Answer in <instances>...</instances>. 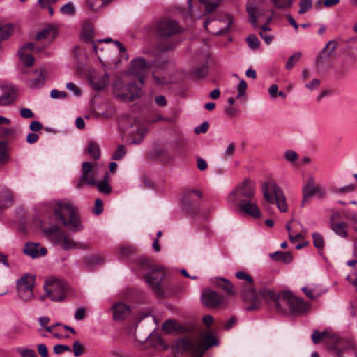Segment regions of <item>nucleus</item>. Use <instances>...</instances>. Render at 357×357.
Listing matches in <instances>:
<instances>
[{"label": "nucleus", "instance_id": "1", "mask_svg": "<svg viewBox=\"0 0 357 357\" xmlns=\"http://www.w3.org/2000/svg\"><path fill=\"white\" fill-rule=\"evenodd\" d=\"M54 215L70 231L76 232L82 226L77 214V209L68 201H57L53 207Z\"/></svg>", "mask_w": 357, "mask_h": 357}, {"label": "nucleus", "instance_id": "2", "mask_svg": "<svg viewBox=\"0 0 357 357\" xmlns=\"http://www.w3.org/2000/svg\"><path fill=\"white\" fill-rule=\"evenodd\" d=\"M264 300L267 303L273 302L278 313L282 314H290V305L293 302H296L294 298H291V292L284 291L276 294L272 289H264L261 291Z\"/></svg>", "mask_w": 357, "mask_h": 357}, {"label": "nucleus", "instance_id": "3", "mask_svg": "<svg viewBox=\"0 0 357 357\" xmlns=\"http://www.w3.org/2000/svg\"><path fill=\"white\" fill-rule=\"evenodd\" d=\"M261 192L268 204H275L278 210L285 213L288 206L282 188L272 180L267 181L261 185Z\"/></svg>", "mask_w": 357, "mask_h": 357}, {"label": "nucleus", "instance_id": "4", "mask_svg": "<svg viewBox=\"0 0 357 357\" xmlns=\"http://www.w3.org/2000/svg\"><path fill=\"white\" fill-rule=\"evenodd\" d=\"M255 186L252 181L246 178L238 183L228 195V202L231 204H236L241 200V197L247 199L254 198Z\"/></svg>", "mask_w": 357, "mask_h": 357}, {"label": "nucleus", "instance_id": "5", "mask_svg": "<svg viewBox=\"0 0 357 357\" xmlns=\"http://www.w3.org/2000/svg\"><path fill=\"white\" fill-rule=\"evenodd\" d=\"M264 289L268 288L264 287L257 291L253 283L242 284L241 295L245 302L250 304L247 308L248 310L255 309L261 305V300H264L261 291Z\"/></svg>", "mask_w": 357, "mask_h": 357}, {"label": "nucleus", "instance_id": "6", "mask_svg": "<svg viewBox=\"0 0 357 357\" xmlns=\"http://www.w3.org/2000/svg\"><path fill=\"white\" fill-rule=\"evenodd\" d=\"M231 15L227 14L222 18L218 20H206L204 22L206 30L210 31L215 35H222L227 33L233 24Z\"/></svg>", "mask_w": 357, "mask_h": 357}, {"label": "nucleus", "instance_id": "7", "mask_svg": "<svg viewBox=\"0 0 357 357\" xmlns=\"http://www.w3.org/2000/svg\"><path fill=\"white\" fill-rule=\"evenodd\" d=\"M34 284L35 278L31 274H25L17 280V294L22 301H30L34 298Z\"/></svg>", "mask_w": 357, "mask_h": 357}, {"label": "nucleus", "instance_id": "8", "mask_svg": "<svg viewBox=\"0 0 357 357\" xmlns=\"http://www.w3.org/2000/svg\"><path fill=\"white\" fill-rule=\"evenodd\" d=\"M303 199L301 206L304 207L305 203L312 196H316L318 199H324L326 197V192L321 185L316 184L315 178L309 176L305 184L302 188Z\"/></svg>", "mask_w": 357, "mask_h": 357}, {"label": "nucleus", "instance_id": "9", "mask_svg": "<svg viewBox=\"0 0 357 357\" xmlns=\"http://www.w3.org/2000/svg\"><path fill=\"white\" fill-rule=\"evenodd\" d=\"M182 31L181 28L174 20L161 19L155 25V33L160 38H167Z\"/></svg>", "mask_w": 357, "mask_h": 357}, {"label": "nucleus", "instance_id": "10", "mask_svg": "<svg viewBox=\"0 0 357 357\" xmlns=\"http://www.w3.org/2000/svg\"><path fill=\"white\" fill-rule=\"evenodd\" d=\"M151 68V62H148L142 57H137L130 62L128 73L137 76L139 79L140 84H142L144 78L150 73Z\"/></svg>", "mask_w": 357, "mask_h": 357}, {"label": "nucleus", "instance_id": "11", "mask_svg": "<svg viewBox=\"0 0 357 357\" xmlns=\"http://www.w3.org/2000/svg\"><path fill=\"white\" fill-rule=\"evenodd\" d=\"M44 289L47 295L54 301H61L65 296V285L56 278H51L46 280Z\"/></svg>", "mask_w": 357, "mask_h": 357}, {"label": "nucleus", "instance_id": "12", "mask_svg": "<svg viewBox=\"0 0 357 357\" xmlns=\"http://www.w3.org/2000/svg\"><path fill=\"white\" fill-rule=\"evenodd\" d=\"M164 276V267L159 265L155 266L145 276L146 283L157 294H160L162 292L160 284Z\"/></svg>", "mask_w": 357, "mask_h": 357}, {"label": "nucleus", "instance_id": "13", "mask_svg": "<svg viewBox=\"0 0 357 357\" xmlns=\"http://www.w3.org/2000/svg\"><path fill=\"white\" fill-rule=\"evenodd\" d=\"M236 209L243 212L253 218H259L261 217V211L256 201L253 198L249 199L239 200L238 203L233 204Z\"/></svg>", "mask_w": 357, "mask_h": 357}, {"label": "nucleus", "instance_id": "14", "mask_svg": "<svg viewBox=\"0 0 357 357\" xmlns=\"http://www.w3.org/2000/svg\"><path fill=\"white\" fill-rule=\"evenodd\" d=\"M54 244L61 246L64 250L82 249L89 248L87 243H78L73 241L67 234L62 232L56 235Z\"/></svg>", "mask_w": 357, "mask_h": 357}, {"label": "nucleus", "instance_id": "15", "mask_svg": "<svg viewBox=\"0 0 357 357\" xmlns=\"http://www.w3.org/2000/svg\"><path fill=\"white\" fill-rule=\"evenodd\" d=\"M331 338L336 342L333 349L335 354L340 357H357V352L356 345L354 342L349 341L347 343V347L344 349H341L339 344H343L342 340L336 335H333Z\"/></svg>", "mask_w": 357, "mask_h": 357}, {"label": "nucleus", "instance_id": "16", "mask_svg": "<svg viewBox=\"0 0 357 357\" xmlns=\"http://www.w3.org/2000/svg\"><path fill=\"white\" fill-rule=\"evenodd\" d=\"M202 194L200 190L195 189L186 190L182 196V206L185 210H190L197 206L202 199Z\"/></svg>", "mask_w": 357, "mask_h": 357}, {"label": "nucleus", "instance_id": "17", "mask_svg": "<svg viewBox=\"0 0 357 357\" xmlns=\"http://www.w3.org/2000/svg\"><path fill=\"white\" fill-rule=\"evenodd\" d=\"M202 301L207 307L215 308L222 305L225 302V298L213 290L205 289L202 294Z\"/></svg>", "mask_w": 357, "mask_h": 357}, {"label": "nucleus", "instance_id": "18", "mask_svg": "<svg viewBox=\"0 0 357 357\" xmlns=\"http://www.w3.org/2000/svg\"><path fill=\"white\" fill-rule=\"evenodd\" d=\"M338 46L337 41L329 40L319 53L316 63L317 66H322L331 61V57L335 55V51Z\"/></svg>", "mask_w": 357, "mask_h": 357}, {"label": "nucleus", "instance_id": "19", "mask_svg": "<svg viewBox=\"0 0 357 357\" xmlns=\"http://www.w3.org/2000/svg\"><path fill=\"white\" fill-rule=\"evenodd\" d=\"M175 349L178 353L190 352L199 356L198 346L189 338H182L175 342Z\"/></svg>", "mask_w": 357, "mask_h": 357}, {"label": "nucleus", "instance_id": "20", "mask_svg": "<svg viewBox=\"0 0 357 357\" xmlns=\"http://www.w3.org/2000/svg\"><path fill=\"white\" fill-rule=\"evenodd\" d=\"M95 167L90 162H84L82 163V174L81 181L78 184V187H81V183H85L89 185L95 186L96 181L94 176Z\"/></svg>", "mask_w": 357, "mask_h": 357}, {"label": "nucleus", "instance_id": "21", "mask_svg": "<svg viewBox=\"0 0 357 357\" xmlns=\"http://www.w3.org/2000/svg\"><path fill=\"white\" fill-rule=\"evenodd\" d=\"M111 310L113 314V319L117 321H123L131 313L130 307L123 302L114 303Z\"/></svg>", "mask_w": 357, "mask_h": 357}, {"label": "nucleus", "instance_id": "22", "mask_svg": "<svg viewBox=\"0 0 357 357\" xmlns=\"http://www.w3.org/2000/svg\"><path fill=\"white\" fill-rule=\"evenodd\" d=\"M23 252L34 259L45 256L47 251V249L41 246L40 243L27 242L23 248Z\"/></svg>", "mask_w": 357, "mask_h": 357}, {"label": "nucleus", "instance_id": "23", "mask_svg": "<svg viewBox=\"0 0 357 357\" xmlns=\"http://www.w3.org/2000/svg\"><path fill=\"white\" fill-rule=\"evenodd\" d=\"M147 130L144 125L135 121L132 125V130L130 132V143L138 144L141 143L146 134Z\"/></svg>", "mask_w": 357, "mask_h": 357}, {"label": "nucleus", "instance_id": "24", "mask_svg": "<svg viewBox=\"0 0 357 357\" xmlns=\"http://www.w3.org/2000/svg\"><path fill=\"white\" fill-rule=\"evenodd\" d=\"M218 344L216 337L210 332L203 334L198 346L199 355L202 356L210 347Z\"/></svg>", "mask_w": 357, "mask_h": 357}, {"label": "nucleus", "instance_id": "25", "mask_svg": "<svg viewBox=\"0 0 357 357\" xmlns=\"http://www.w3.org/2000/svg\"><path fill=\"white\" fill-rule=\"evenodd\" d=\"M291 298H294L296 302H293V305H290V314L301 315L305 313L309 309L308 304L303 299L291 294Z\"/></svg>", "mask_w": 357, "mask_h": 357}, {"label": "nucleus", "instance_id": "26", "mask_svg": "<svg viewBox=\"0 0 357 357\" xmlns=\"http://www.w3.org/2000/svg\"><path fill=\"white\" fill-rule=\"evenodd\" d=\"M58 29L55 25L50 24L38 32L36 38L38 40L46 39L51 41L55 38L57 35Z\"/></svg>", "mask_w": 357, "mask_h": 357}, {"label": "nucleus", "instance_id": "27", "mask_svg": "<svg viewBox=\"0 0 357 357\" xmlns=\"http://www.w3.org/2000/svg\"><path fill=\"white\" fill-rule=\"evenodd\" d=\"M34 73L37 74V77L30 82L29 87L36 89L45 84L48 74L45 69L36 70Z\"/></svg>", "mask_w": 357, "mask_h": 357}, {"label": "nucleus", "instance_id": "28", "mask_svg": "<svg viewBox=\"0 0 357 357\" xmlns=\"http://www.w3.org/2000/svg\"><path fill=\"white\" fill-rule=\"evenodd\" d=\"M330 229L338 236L342 238H347L348 234V223L340 221L339 222H333L329 225Z\"/></svg>", "mask_w": 357, "mask_h": 357}, {"label": "nucleus", "instance_id": "29", "mask_svg": "<svg viewBox=\"0 0 357 357\" xmlns=\"http://www.w3.org/2000/svg\"><path fill=\"white\" fill-rule=\"evenodd\" d=\"M213 284L225 291L229 295H235L236 291L234 289L233 284L224 278H215L213 280Z\"/></svg>", "mask_w": 357, "mask_h": 357}, {"label": "nucleus", "instance_id": "30", "mask_svg": "<svg viewBox=\"0 0 357 357\" xmlns=\"http://www.w3.org/2000/svg\"><path fill=\"white\" fill-rule=\"evenodd\" d=\"M13 203L12 192L7 188L0 190V209L10 206Z\"/></svg>", "mask_w": 357, "mask_h": 357}, {"label": "nucleus", "instance_id": "31", "mask_svg": "<svg viewBox=\"0 0 357 357\" xmlns=\"http://www.w3.org/2000/svg\"><path fill=\"white\" fill-rule=\"evenodd\" d=\"M83 261L88 268H92L98 265L103 264L105 259L101 255H91L85 257Z\"/></svg>", "mask_w": 357, "mask_h": 357}, {"label": "nucleus", "instance_id": "32", "mask_svg": "<svg viewBox=\"0 0 357 357\" xmlns=\"http://www.w3.org/2000/svg\"><path fill=\"white\" fill-rule=\"evenodd\" d=\"M270 257L274 261H282L284 264H289L293 260V256L290 252L277 251L270 254Z\"/></svg>", "mask_w": 357, "mask_h": 357}, {"label": "nucleus", "instance_id": "33", "mask_svg": "<svg viewBox=\"0 0 357 357\" xmlns=\"http://www.w3.org/2000/svg\"><path fill=\"white\" fill-rule=\"evenodd\" d=\"M144 83L142 84L139 82V79L138 78L137 82H130L127 86V89L128 92L130 93V98L131 100H133L137 97H139L142 93V87L143 86Z\"/></svg>", "mask_w": 357, "mask_h": 357}, {"label": "nucleus", "instance_id": "34", "mask_svg": "<svg viewBox=\"0 0 357 357\" xmlns=\"http://www.w3.org/2000/svg\"><path fill=\"white\" fill-rule=\"evenodd\" d=\"M94 36L93 26L89 22H85L83 24L81 38L86 41H91Z\"/></svg>", "mask_w": 357, "mask_h": 357}, {"label": "nucleus", "instance_id": "35", "mask_svg": "<svg viewBox=\"0 0 357 357\" xmlns=\"http://www.w3.org/2000/svg\"><path fill=\"white\" fill-rule=\"evenodd\" d=\"M162 328L166 333L169 334L178 333L181 331V327L178 324L172 319L165 321Z\"/></svg>", "mask_w": 357, "mask_h": 357}, {"label": "nucleus", "instance_id": "36", "mask_svg": "<svg viewBox=\"0 0 357 357\" xmlns=\"http://www.w3.org/2000/svg\"><path fill=\"white\" fill-rule=\"evenodd\" d=\"M95 186H97L98 190L104 194H109L111 192V187L109 185V175L107 172L105 173L104 179L101 182H97L96 185Z\"/></svg>", "mask_w": 357, "mask_h": 357}, {"label": "nucleus", "instance_id": "37", "mask_svg": "<svg viewBox=\"0 0 357 357\" xmlns=\"http://www.w3.org/2000/svg\"><path fill=\"white\" fill-rule=\"evenodd\" d=\"M43 232L45 234L49 239L54 243L55 238H56V235L58 234L62 233L59 231V228L57 225H50L47 227H44L43 229Z\"/></svg>", "mask_w": 357, "mask_h": 357}, {"label": "nucleus", "instance_id": "38", "mask_svg": "<svg viewBox=\"0 0 357 357\" xmlns=\"http://www.w3.org/2000/svg\"><path fill=\"white\" fill-rule=\"evenodd\" d=\"M112 0H86V4L89 9L97 11L104 6L107 5Z\"/></svg>", "mask_w": 357, "mask_h": 357}, {"label": "nucleus", "instance_id": "39", "mask_svg": "<svg viewBox=\"0 0 357 357\" xmlns=\"http://www.w3.org/2000/svg\"><path fill=\"white\" fill-rule=\"evenodd\" d=\"M18 54L20 59V61L24 63V65L27 67H30L33 65L34 58L30 54H26L23 52V49H20L18 51Z\"/></svg>", "mask_w": 357, "mask_h": 357}, {"label": "nucleus", "instance_id": "40", "mask_svg": "<svg viewBox=\"0 0 357 357\" xmlns=\"http://www.w3.org/2000/svg\"><path fill=\"white\" fill-rule=\"evenodd\" d=\"M301 290L305 294V295L311 299H315L321 296V291L317 289V287H305Z\"/></svg>", "mask_w": 357, "mask_h": 357}, {"label": "nucleus", "instance_id": "41", "mask_svg": "<svg viewBox=\"0 0 357 357\" xmlns=\"http://www.w3.org/2000/svg\"><path fill=\"white\" fill-rule=\"evenodd\" d=\"M88 153L91 158L97 160L100 157V150L98 144L94 142H90L88 146Z\"/></svg>", "mask_w": 357, "mask_h": 357}, {"label": "nucleus", "instance_id": "42", "mask_svg": "<svg viewBox=\"0 0 357 357\" xmlns=\"http://www.w3.org/2000/svg\"><path fill=\"white\" fill-rule=\"evenodd\" d=\"M298 14L303 15L308 11H310L313 6L312 0H299L298 2Z\"/></svg>", "mask_w": 357, "mask_h": 357}, {"label": "nucleus", "instance_id": "43", "mask_svg": "<svg viewBox=\"0 0 357 357\" xmlns=\"http://www.w3.org/2000/svg\"><path fill=\"white\" fill-rule=\"evenodd\" d=\"M314 246L318 250H323L325 246V241L323 236L318 232L312 234Z\"/></svg>", "mask_w": 357, "mask_h": 357}, {"label": "nucleus", "instance_id": "44", "mask_svg": "<svg viewBox=\"0 0 357 357\" xmlns=\"http://www.w3.org/2000/svg\"><path fill=\"white\" fill-rule=\"evenodd\" d=\"M273 5L279 9H289L291 7L294 0H270Z\"/></svg>", "mask_w": 357, "mask_h": 357}, {"label": "nucleus", "instance_id": "45", "mask_svg": "<svg viewBox=\"0 0 357 357\" xmlns=\"http://www.w3.org/2000/svg\"><path fill=\"white\" fill-rule=\"evenodd\" d=\"M13 32V27L10 24H7L0 27V43L2 40L8 39Z\"/></svg>", "mask_w": 357, "mask_h": 357}, {"label": "nucleus", "instance_id": "46", "mask_svg": "<svg viewBox=\"0 0 357 357\" xmlns=\"http://www.w3.org/2000/svg\"><path fill=\"white\" fill-rule=\"evenodd\" d=\"M93 82L96 89L101 90L109 84V76L105 73L98 81H96V79L94 78Z\"/></svg>", "mask_w": 357, "mask_h": 357}, {"label": "nucleus", "instance_id": "47", "mask_svg": "<svg viewBox=\"0 0 357 357\" xmlns=\"http://www.w3.org/2000/svg\"><path fill=\"white\" fill-rule=\"evenodd\" d=\"M7 143L0 142V162L2 164L7 163L9 161V156L6 153Z\"/></svg>", "mask_w": 357, "mask_h": 357}, {"label": "nucleus", "instance_id": "48", "mask_svg": "<svg viewBox=\"0 0 357 357\" xmlns=\"http://www.w3.org/2000/svg\"><path fill=\"white\" fill-rule=\"evenodd\" d=\"M342 213L346 219L350 221L351 225L354 226V230L357 231V227H356V225H357V214L356 213H352L349 210H344Z\"/></svg>", "mask_w": 357, "mask_h": 357}, {"label": "nucleus", "instance_id": "49", "mask_svg": "<svg viewBox=\"0 0 357 357\" xmlns=\"http://www.w3.org/2000/svg\"><path fill=\"white\" fill-rule=\"evenodd\" d=\"M60 12L66 15H73L75 13V8L73 2L70 1L60 8Z\"/></svg>", "mask_w": 357, "mask_h": 357}, {"label": "nucleus", "instance_id": "50", "mask_svg": "<svg viewBox=\"0 0 357 357\" xmlns=\"http://www.w3.org/2000/svg\"><path fill=\"white\" fill-rule=\"evenodd\" d=\"M301 56V53L299 52H295L288 59L287 63H286V68L288 70H291L295 63L298 61Z\"/></svg>", "mask_w": 357, "mask_h": 357}, {"label": "nucleus", "instance_id": "51", "mask_svg": "<svg viewBox=\"0 0 357 357\" xmlns=\"http://www.w3.org/2000/svg\"><path fill=\"white\" fill-rule=\"evenodd\" d=\"M247 12L249 15V20L254 26H257V17L255 16V8L252 5L247 6Z\"/></svg>", "mask_w": 357, "mask_h": 357}, {"label": "nucleus", "instance_id": "52", "mask_svg": "<svg viewBox=\"0 0 357 357\" xmlns=\"http://www.w3.org/2000/svg\"><path fill=\"white\" fill-rule=\"evenodd\" d=\"M247 43L250 48L257 49L259 46V40L255 35H250L246 38Z\"/></svg>", "mask_w": 357, "mask_h": 357}, {"label": "nucleus", "instance_id": "53", "mask_svg": "<svg viewBox=\"0 0 357 357\" xmlns=\"http://www.w3.org/2000/svg\"><path fill=\"white\" fill-rule=\"evenodd\" d=\"M16 351L22 357H38L36 352L32 349L19 347L17 348Z\"/></svg>", "mask_w": 357, "mask_h": 357}, {"label": "nucleus", "instance_id": "54", "mask_svg": "<svg viewBox=\"0 0 357 357\" xmlns=\"http://www.w3.org/2000/svg\"><path fill=\"white\" fill-rule=\"evenodd\" d=\"M246 89H247V83L245 82V81L243 79L240 80V82L237 86L238 95H237L236 98L238 99L241 97L245 96Z\"/></svg>", "mask_w": 357, "mask_h": 357}, {"label": "nucleus", "instance_id": "55", "mask_svg": "<svg viewBox=\"0 0 357 357\" xmlns=\"http://www.w3.org/2000/svg\"><path fill=\"white\" fill-rule=\"evenodd\" d=\"M326 335V332L319 333L318 331L314 330L311 336L313 343L315 344H318Z\"/></svg>", "mask_w": 357, "mask_h": 357}, {"label": "nucleus", "instance_id": "56", "mask_svg": "<svg viewBox=\"0 0 357 357\" xmlns=\"http://www.w3.org/2000/svg\"><path fill=\"white\" fill-rule=\"evenodd\" d=\"M236 277L239 280H245L244 284L253 283V280L250 275L243 271H238L236 273Z\"/></svg>", "mask_w": 357, "mask_h": 357}, {"label": "nucleus", "instance_id": "57", "mask_svg": "<svg viewBox=\"0 0 357 357\" xmlns=\"http://www.w3.org/2000/svg\"><path fill=\"white\" fill-rule=\"evenodd\" d=\"M125 154L126 151L124 150V146L123 145H119L113 153L112 158L113 160H120L125 155Z\"/></svg>", "mask_w": 357, "mask_h": 357}, {"label": "nucleus", "instance_id": "58", "mask_svg": "<svg viewBox=\"0 0 357 357\" xmlns=\"http://www.w3.org/2000/svg\"><path fill=\"white\" fill-rule=\"evenodd\" d=\"M133 250V248L130 245H122L119 248V254L125 257L131 253Z\"/></svg>", "mask_w": 357, "mask_h": 357}, {"label": "nucleus", "instance_id": "59", "mask_svg": "<svg viewBox=\"0 0 357 357\" xmlns=\"http://www.w3.org/2000/svg\"><path fill=\"white\" fill-rule=\"evenodd\" d=\"M284 158L288 162H294L298 160V155L294 151L289 150L284 153Z\"/></svg>", "mask_w": 357, "mask_h": 357}, {"label": "nucleus", "instance_id": "60", "mask_svg": "<svg viewBox=\"0 0 357 357\" xmlns=\"http://www.w3.org/2000/svg\"><path fill=\"white\" fill-rule=\"evenodd\" d=\"M13 101V98L8 93H3L0 96V105H9Z\"/></svg>", "mask_w": 357, "mask_h": 357}, {"label": "nucleus", "instance_id": "61", "mask_svg": "<svg viewBox=\"0 0 357 357\" xmlns=\"http://www.w3.org/2000/svg\"><path fill=\"white\" fill-rule=\"evenodd\" d=\"M73 349L74 355L76 357L81 356L82 354L83 353V346L78 341H76L73 343Z\"/></svg>", "mask_w": 357, "mask_h": 357}, {"label": "nucleus", "instance_id": "62", "mask_svg": "<svg viewBox=\"0 0 357 357\" xmlns=\"http://www.w3.org/2000/svg\"><path fill=\"white\" fill-rule=\"evenodd\" d=\"M342 219L341 213L337 211H332V213L329 217V225L333 222H339Z\"/></svg>", "mask_w": 357, "mask_h": 357}, {"label": "nucleus", "instance_id": "63", "mask_svg": "<svg viewBox=\"0 0 357 357\" xmlns=\"http://www.w3.org/2000/svg\"><path fill=\"white\" fill-rule=\"evenodd\" d=\"M234 151L235 144L234 142H231L227 146V149H225L222 155L224 158H230L234 155Z\"/></svg>", "mask_w": 357, "mask_h": 357}, {"label": "nucleus", "instance_id": "64", "mask_svg": "<svg viewBox=\"0 0 357 357\" xmlns=\"http://www.w3.org/2000/svg\"><path fill=\"white\" fill-rule=\"evenodd\" d=\"M219 6V2L218 1H210L206 3L205 11L208 13H212Z\"/></svg>", "mask_w": 357, "mask_h": 357}]
</instances>
